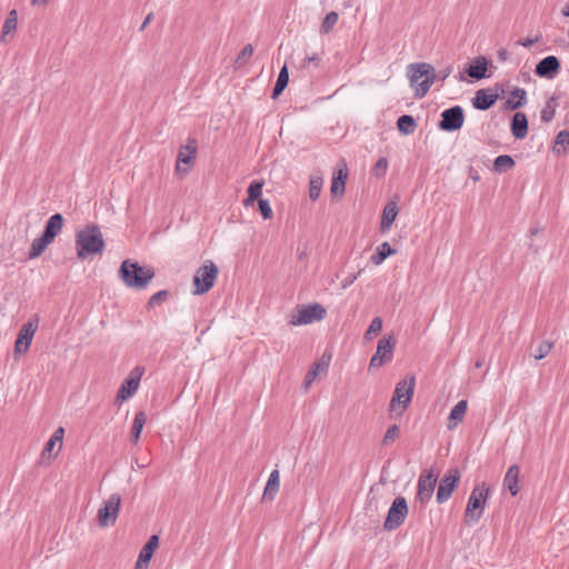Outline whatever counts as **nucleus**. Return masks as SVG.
Masks as SVG:
<instances>
[{
  "label": "nucleus",
  "instance_id": "f257e3e1",
  "mask_svg": "<svg viewBox=\"0 0 569 569\" xmlns=\"http://www.w3.org/2000/svg\"><path fill=\"white\" fill-rule=\"evenodd\" d=\"M77 256L81 260L91 259L94 254L102 253L104 241L98 227H87L77 233Z\"/></svg>",
  "mask_w": 569,
  "mask_h": 569
},
{
  "label": "nucleus",
  "instance_id": "f03ea898",
  "mask_svg": "<svg viewBox=\"0 0 569 569\" xmlns=\"http://www.w3.org/2000/svg\"><path fill=\"white\" fill-rule=\"evenodd\" d=\"M408 78L410 86L415 89V96L422 98L432 86L436 73L433 67L429 63H411L408 66Z\"/></svg>",
  "mask_w": 569,
  "mask_h": 569
},
{
  "label": "nucleus",
  "instance_id": "7ed1b4c3",
  "mask_svg": "<svg viewBox=\"0 0 569 569\" xmlns=\"http://www.w3.org/2000/svg\"><path fill=\"white\" fill-rule=\"evenodd\" d=\"M121 280L129 288L144 289L154 276L150 268L139 266L137 262L124 260L119 270Z\"/></svg>",
  "mask_w": 569,
  "mask_h": 569
},
{
  "label": "nucleus",
  "instance_id": "20e7f679",
  "mask_svg": "<svg viewBox=\"0 0 569 569\" xmlns=\"http://www.w3.org/2000/svg\"><path fill=\"white\" fill-rule=\"evenodd\" d=\"M63 217L60 213L52 214L42 234L36 239H33L30 250L29 258L34 259L40 257L47 247L54 240V238L60 233L63 227Z\"/></svg>",
  "mask_w": 569,
  "mask_h": 569
},
{
  "label": "nucleus",
  "instance_id": "39448f33",
  "mask_svg": "<svg viewBox=\"0 0 569 569\" xmlns=\"http://www.w3.org/2000/svg\"><path fill=\"white\" fill-rule=\"evenodd\" d=\"M488 495L489 488L486 483H480L473 488L465 511V519L467 523H476L480 520L486 507Z\"/></svg>",
  "mask_w": 569,
  "mask_h": 569
},
{
  "label": "nucleus",
  "instance_id": "423d86ee",
  "mask_svg": "<svg viewBox=\"0 0 569 569\" xmlns=\"http://www.w3.org/2000/svg\"><path fill=\"white\" fill-rule=\"evenodd\" d=\"M218 268L212 260H206L193 276V295H203L214 284L218 277Z\"/></svg>",
  "mask_w": 569,
  "mask_h": 569
},
{
  "label": "nucleus",
  "instance_id": "0eeeda50",
  "mask_svg": "<svg viewBox=\"0 0 569 569\" xmlns=\"http://www.w3.org/2000/svg\"><path fill=\"white\" fill-rule=\"evenodd\" d=\"M415 385V376H408L396 385L395 392L390 401L391 411H396L398 407H401L400 413H402L408 408L413 396Z\"/></svg>",
  "mask_w": 569,
  "mask_h": 569
},
{
  "label": "nucleus",
  "instance_id": "6e6552de",
  "mask_svg": "<svg viewBox=\"0 0 569 569\" xmlns=\"http://www.w3.org/2000/svg\"><path fill=\"white\" fill-rule=\"evenodd\" d=\"M327 315V310L319 303L303 306L297 310L289 319L291 326L309 325L315 321L322 320Z\"/></svg>",
  "mask_w": 569,
  "mask_h": 569
},
{
  "label": "nucleus",
  "instance_id": "1a4fd4ad",
  "mask_svg": "<svg viewBox=\"0 0 569 569\" xmlns=\"http://www.w3.org/2000/svg\"><path fill=\"white\" fill-rule=\"evenodd\" d=\"M144 367L136 366L128 375V377L121 383L116 401L124 402L129 400L138 391L142 376L144 375Z\"/></svg>",
  "mask_w": 569,
  "mask_h": 569
},
{
  "label": "nucleus",
  "instance_id": "9d476101",
  "mask_svg": "<svg viewBox=\"0 0 569 569\" xmlns=\"http://www.w3.org/2000/svg\"><path fill=\"white\" fill-rule=\"evenodd\" d=\"M121 497L119 493H112L106 499L98 510V523L100 527L113 526L119 513Z\"/></svg>",
  "mask_w": 569,
  "mask_h": 569
},
{
  "label": "nucleus",
  "instance_id": "9b49d317",
  "mask_svg": "<svg viewBox=\"0 0 569 569\" xmlns=\"http://www.w3.org/2000/svg\"><path fill=\"white\" fill-rule=\"evenodd\" d=\"M408 515L407 500L403 497H397L389 508L383 527L392 531L398 529L406 520Z\"/></svg>",
  "mask_w": 569,
  "mask_h": 569
},
{
  "label": "nucleus",
  "instance_id": "f8f14e48",
  "mask_svg": "<svg viewBox=\"0 0 569 569\" xmlns=\"http://www.w3.org/2000/svg\"><path fill=\"white\" fill-rule=\"evenodd\" d=\"M396 339L393 336H385L378 341L377 350L370 359V368H380L392 360Z\"/></svg>",
  "mask_w": 569,
  "mask_h": 569
},
{
  "label": "nucleus",
  "instance_id": "ddd939ff",
  "mask_svg": "<svg viewBox=\"0 0 569 569\" xmlns=\"http://www.w3.org/2000/svg\"><path fill=\"white\" fill-rule=\"evenodd\" d=\"M38 325L39 319L37 316L22 325L14 342V353H26L29 350Z\"/></svg>",
  "mask_w": 569,
  "mask_h": 569
},
{
  "label": "nucleus",
  "instance_id": "4468645a",
  "mask_svg": "<svg viewBox=\"0 0 569 569\" xmlns=\"http://www.w3.org/2000/svg\"><path fill=\"white\" fill-rule=\"evenodd\" d=\"M463 122V109L460 106H453L442 111L438 127L442 131L452 132L459 130Z\"/></svg>",
  "mask_w": 569,
  "mask_h": 569
},
{
  "label": "nucleus",
  "instance_id": "2eb2a0df",
  "mask_svg": "<svg viewBox=\"0 0 569 569\" xmlns=\"http://www.w3.org/2000/svg\"><path fill=\"white\" fill-rule=\"evenodd\" d=\"M64 437V428L59 427L56 429L51 438L44 445L40 457V465H49L50 460L58 456L62 448V440Z\"/></svg>",
  "mask_w": 569,
  "mask_h": 569
},
{
  "label": "nucleus",
  "instance_id": "dca6fc26",
  "mask_svg": "<svg viewBox=\"0 0 569 569\" xmlns=\"http://www.w3.org/2000/svg\"><path fill=\"white\" fill-rule=\"evenodd\" d=\"M459 480L460 473L458 469H450L443 475L437 491L438 503H443L451 497Z\"/></svg>",
  "mask_w": 569,
  "mask_h": 569
},
{
  "label": "nucleus",
  "instance_id": "f3484780",
  "mask_svg": "<svg viewBox=\"0 0 569 569\" xmlns=\"http://www.w3.org/2000/svg\"><path fill=\"white\" fill-rule=\"evenodd\" d=\"M197 153V141L188 139L187 143L180 147L177 158L176 172L178 174H187L189 168H182L181 164H190Z\"/></svg>",
  "mask_w": 569,
  "mask_h": 569
},
{
  "label": "nucleus",
  "instance_id": "a211bd4d",
  "mask_svg": "<svg viewBox=\"0 0 569 569\" xmlns=\"http://www.w3.org/2000/svg\"><path fill=\"white\" fill-rule=\"evenodd\" d=\"M436 483L437 475H435L432 471L420 475L418 479L417 498L421 503H427L431 499Z\"/></svg>",
  "mask_w": 569,
  "mask_h": 569
},
{
  "label": "nucleus",
  "instance_id": "6ab92c4d",
  "mask_svg": "<svg viewBox=\"0 0 569 569\" xmlns=\"http://www.w3.org/2000/svg\"><path fill=\"white\" fill-rule=\"evenodd\" d=\"M560 69V62L557 57L548 56L540 60L536 66V73L539 77L552 79Z\"/></svg>",
  "mask_w": 569,
  "mask_h": 569
},
{
  "label": "nucleus",
  "instance_id": "aec40b11",
  "mask_svg": "<svg viewBox=\"0 0 569 569\" xmlns=\"http://www.w3.org/2000/svg\"><path fill=\"white\" fill-rule=\"evenodd\" d=\"M331 361V355L323 353L320 359L312 365L310 370L307 372L303 381V386L306 389L310 387V385L316 380V378L328 371L329 365Z\"/></svg>",
  "mask_w": 569,
  "mask_h": 569
},
{
  "label": "nucleus",
  "instance_id": "412c9836",
  "mask_svg": "<svg viewBox=\"0 0 569 569\" xmlns=\"http://www.w3.org/2000/svg\"><path fill=\"white\" fill-rule=\"evenodd\" d=\"M497 99V93L491 92L489 89H480L476 92L472 104L478 110H488L495 104Z\"/></svg>",
  "mask_w": 569,
  "mask_h": 569
},
{
  "label": "nucleus",
  "instance_id": "4be33fe9",
  "mask_svg": "<svg viewBox=\"0 0 569 569\" xmlns=\"http://www.w3.org/2000/svg\"><path fill=\"white\" fill-rule=\"evenodd\" d=\"M280 488V473L278 469H274L269 475L268 481L266 483L262 500L263 501H272Z\"/></svg>",
  "mask_w": 569,
  "mask_h": 569
},
{
  "label": "nucleus",
  "instance_id": "5701e85b",
  "mask_svg": "<svg viewBox=\"0 0 569 569\" xmlns=\"http://www.w3.org/2000/svg\"><path fill=\"white\" fill-rule=\"evenodd\" d=\"M488 60L485 57H477L471 64L467 68V74L476 80L487 77Z\"/></svg>",
  "mask_w": 569,
  "mask_h": 569
},
{
  "label": "nucleus",
  "instance_id": "b1692460",
  "mask_svg": "<svg viewBox=\"0 0 569 569\" xmlns=\"http://www.w3.org/2000/svg\"><path fill=\"white\" fill-rule=\"evenodd\" d=\"M511 132L516 139H523L528 133V120L525 113H515L511 122Z\"/></svg>",
  "mask_w": 569,
  "mask_h": 569
},
{
  "label": "nucleus",
  "instance_id": "393cba45",
  "mask_svg": "<svg viewBox=\"0 0 569 569\" xmlns=\"http://www.w3.org/2000/svg\"><path fill=\"white\" fill-rule=\"evenodd\" d=\"M468 407L467 400H460L450 411L449 419H448V429L452 430L455 429L458 423H460L466 415Z\"/></svg>",
  "mask_w": 569,
  "mask_h": 569
},
{
  "label": "nucleus",
  "instance_id": "a878e982",
  "mask_svg": "<svg viewBox=\"0 0 569 569\" xmlns=\"http://www.w3.org/2000/svg\"><path fill=\"white\" fill-rule=\"evenodd\" d=\"M519 467L517 465H512L509 467L505 479H503V486L509 490L511 496H516L519 492Z\"/></svg>",
  "mask_w": 569,
  "mask_h": 569
},
{
  "label": "nucleus",
  "instance_id": "bb28decb",
  "mask_svg": "<svg viewBox=\"0 0 569 569\" xmlns=\"http://www.w3.org/2000/svg\"><path fill=\"white\" fill-rule=\"evenodd\" d=\"M347 176L348 174H347L346 164L343 166V168L338 169L333 173V178H332V182H331V189H330L332 196L336 197V196H342L343 194Z\"/></svg>",
  "mask_w": 569,
  "mask_h": 569
},
{
  "label": "nucleus",
  "instance_id": "cd10ccee",
  "mask_svg": "<svg viewBox=\"0 0 569 569\" xmlns=\"http://www.w3.org/2000/svg\"><path fill=\"white\" fill-rule=\"evenodd\" d=\"M397 213H398V210H397L396 203L388 202L382 211L381 223H380L381 232H386L391 228V226L397 217Z\"/></svg>",
  "mask_w": 569,
  "mask_h": 569
},
{
  "label": "nucleus",
  "instance_id": "c85d7f7f",
  "mask_svg": "<svg viewBox=\"0 0 569 569\" xmlns=\"http://www.w3.org/2000/svg\"><path fill=\"white\" fill-rule=\"evenodd\" d=\"M17 24H18V12L16 9H12L11 11H9V13L4 20V23L2 26L1 36H0V40L2 42H7V36L17 29Z\"/></svg>",
  "mask_w": 569,
  "mask_h": 569
},
{
  "label": "nucleus",
  "instance_id": "c756f323",
  "mask_svg": "<svg viewBox=\"0 0 569 569\" xmlns=\"http://www.w3.org/2000/svg\"><path fill=\"white\" fill-rule=\"evenodd\" d=\"M398 130L403 134H411L417 129L418 124L415 118L410 114H403L398 118L397 121Z\"/></svg>",
  "mask_w": 569,
  "mask_h": 569
},
{
  "label": "nucleus",
  "instance_id": "7c9ffc66",
  "mask_svg": "<svg viewBox=\"0 0 569 569\" xmlns=\"http://www.w3.org/2000/svg\"><path fill=\"white\" fill-rule=\"evenodd\" d=\"M395 253L396 250L392 249L388 242H383L377 248L376 253L371 256V262L379 266L385 261V259Z\"/></svg>",
  "mask_w": 569,
  "mask_h": 569
},
{
  "label": "nucleus",
  "instance_id": "2f4dec72",
  "mask_svg": "<svg viewBox=\"0 0 569 569\" xmlns=\"http://www.w3.org/2000/svg\"><path fill=\"white\" fill-rule=\"evenodd\" d=\"M159 545L158 536L153 535L149 538L148 542L142 547L139 553L141 562H149L153 556L154 550Z\"/></svg>",
  "mask_w": 569,
  "mask_h": 569
},
{
  "label": "nucleus",
  "instance_id": "473e14b6",
  "mask_svg": "<svg viewBox=\"0 0 569 569\" xmlns=\"http://www.w3.org/2000/svg\"><path fill=\"white\" fill-rule=\"evenodd\" d=\"M321 63V57L318 53H312L301 60L298 66V69L302 73H310L312 69H318Z\"/></svg>",
  "mask_w": 569,
  "mask_h": 569
},
{
  "label": "nucleus",
  "instance_id": "72a5a7b5",
  "mask_svg": "<svg viewBox=\"0 0 569 569\" xmlns=\"http://www.w3.org/2000/svg\"><path fill=\"white\" fill-rule=\"evenodd\" d=\"M144 423L146 413L143 411L137 412L131 428V441L133 443H137L139 441Z\"/></svg>",
  "mask_w": 569,
  "mask_h": 569
},
{
  "label": "nucleus",
  "instance_id": "f704fd0d",
  "mask_svg": "<svg viewBox=\"0 0 569 569\" xmlns=\"http://www.w3.org/2000/svg\"><path fill=\"white\" fill-rule=\"evenodd\" d=\"M552 150L555 153H566L569 150V131H560L553 142Z\"/></svg>",
  "mask_w": 569,
  "mask_h": 569
},
{
  "label": "nucleus",
  "instance_id": "c9c22d12",
  "mask_svg": "<svg viewBox=\"0 0 569 569\" xmlns=\"http://www.w3.org/2000/svg\"><path fill=\"white\" fill-rule=\"evenodd\" d=\"M526 90L521 88H516L512 90L507 100L510 109L515 110L522 107L526 102Z\"/></svg>",
  "mask_w": 569,
  "mask_h": 569
},
{
  "label": "nucleus",
  "instance_id": "e433bc0d",
  "mask_svg": "<svg viewBox=\"0 0 569 569\" xmlns=\"http://www.w3.org/2000/svg\"><path fill=\"white\" fill-rule=\"evenodd\" d=\"M289 73L287 66H283L278 74L277 82L273 87L272 98H277L288 86Z\"/></svg>",
  "mask_w": 569,
  "mask_h": 569
},
{
  "label": "nucleus",
  "instance_id": "4c0bfd02",
  "mask_svg": "<svg viewBox=\"0 0 569 569\" xmlns=\"http://www.w3.org/2000/svg\"><path fill=\"white\" fill-rule=\"evenodd\" d=\"M515 167V160L508 154L498 156L495 159L493 168L498 172H506Z\"/></svg>",
  "mask_w": 569,
  "mask_h": 569
},
{
  "label": "nucleus",
  "instance_id": "58836bf2",
  "mask_svg": "<svg viewBox=\"0 0 569 569\" xmlns=\"http://www.w3.org/2000/svg\"><path fill=\"white\" fill-rule=\"evenodd\" d=\"M323 184V180L321 177L318 176H311L309 181V198L312 201H316L321 192V188Z\"/></svg>",
  "mask_w": 569,
  "mask_h": 569
},
{
  "label": "nucleus",
  "instance_id": "ea45409f",
  "mask_svg": "<svg viewBox=\"0 0 569 569\" xmlns=\"http://www.w3.org/2000/svg\"><path fill=\"white\" fill-rule=\"evenodd\" d=\"M338 19H339V16L336 11H331V12L327 13L326 17L323 18L321 27H320L321 33H323V34L329 33L333 29L336 23L338 22Z\"/></svg>",
  "mask_w": 569,
  "mask_h": 569
},
{
  "label": "nucleus",
  "instance_id": "a19ab883",
  "mask_svg": "<svg viewBox=\"0 0 569 569\" xmlns=\"http://www.w3.org/2000/svg\"><path fill=\"white\" fill-rule=\"evenodd\" d=\"M556 102L555 98L551 97L547 102L543 109L541 110L540 119L542 122H550L556 114Z\"/></svg>",
  "mask_w": 569,
  "mask_h": 569
},
{
  "label": "nucleus",
  "instance_id": "79ce46f5",
  "mask_svg": "<svg viewBox=\"0 0 569 569\" xmlns=\"http://www.w3.org/2000/svg\"><path fill=\"white\" fill-rule=\"evenodd\" d=\"M382 329V319L380 317H376L372 319L369 328L365 333L366 340H371L373 335H377Z\"/></svg>",
  "mask_w": 569,
  "mask_h": 569
},
{
  "label": "nucleus",
  "instance_id": "37998d69",
  "mask_svg": "<svg viewBox=\"0 0 569 569\" xmlns=\"http://www.w3.org/2000/svg\"><path fill=\"white\" fill-rule=\"evenodd\" d=\"M252 54H253V47L251 44L244 46L242 48V50L239 52V54L236 59V63H238L239 66L246 64L250 60Z\"/></svg>",
  "mask_w": 569,
  "mask_h": 569
},
{
  "label": "nucleus",
  "instance_id": "c03bdc74",
  "mask_svg": "<svg viewBox=\"0 0 569 569\" xmlns=\"http://www.w3.org/2000/svg\"><path fill=\"white\" fill-rule=\"evenodd\" d=\"M400 436V429L397 425H392L390 426L385 436H383V439H382V443L383 445H389L391 442H393L396 439H398Z\"/></svg>",
  "mask_w": 569,
  "mask_h": 569
},
{
  "label": "nucleus",
  "instance_id": "a18cd8bd",
  "mask_svg": "<svg viewBox=\"0 0 569 569\" xmlns=\"http://www.w3.org/2000/svg\"><path fill=\"white\" fill-rule=\"evenodd\" d=\"M552 348H553V343L552 342H550V341L541 342L538 346V348L536 349L535 359L536 360L543 359L551 351Z\"/></svg>",
  "mask_w": 569,
  "mask_h": 569
},
{
  "label": "nucleus",
  "instance_id": "49530a36",
  "mask_svg": "<svg viewBox=\"0 0 569 569\" xmlns=\"http://www.w3.org/2000/svg\"><path fill=\"white\" fill-rule=\"evenodd\" d=\"M263 184V181H252L248 188V196H250L252 199L259 200L262 193Z\"/></svg>",
  "mask_w": 569,
  "mask_h": 569
},
{
  "label": "nucleus",
  "instance_id": "de8ad7c7",
  "mask_svg": "<svg viewBox=\"0 0 569 569\" xmlns=\"http://www.w3.org/2000/svg\"><path fill=\"white\" fill-rule=\"evenodd\" d=\"M258 207L263 219L269 220L273 217V211L267 199H259Z\"/></svg>",
  "mask_w": 569,
  "mask_h": 569
},
{
  "label": "nucleus",
  "instance_id": "09e8293b",
  "mask_svg": "<svg viewBox=\"0 0 569 569\" xmlns=\"http://www.w3.org/2000/svg\"><path fill=\"white\" fill-rule=\"evenodd\" d=\"M387 168H388V160L387 158H380L373 169H372V173L377 177H381V176H385L386 171H387Z\"/></svg>",
  "mask_w": 569,
  "mask_h": 569
},
{
  "label": "nucleus",
  "instance_id": "8fccbe9b",
  "mask_svg": "<svg viewBox=\"0 0 569 569\" xmlns=\"http://www.w3.org/2000/svg\"><path fill=\"white\" fill-rule=\"evenodd\" d=\"M168 296H169V291L160 290L150 297L148 303L150 307H154V306L161 303L162 301H164L168 298Z\"/></svg>",
  "mask_w": 569,
  "mask_h": 569
},
{
  "label": "nucleus",
  "instance_id": "3c124183",
  "mask_svg": "<svg viewBox=\"0 0 569 569\" xmlns=\"http://www.w3.org/2000/svg\"><path fill=\"white\" fill-rule=\"evenodd\" d=\"M362 270H359L358 273H355V274H349L348 277H346L342 281V288L346 289L348 288L349 286H351L356 280L357 278L359 277V274L361 273Z\"/></svg>",
  "mask_w": 569,
  "mask_h": 569
},
{
  "label": "nucleus",
  "instance_id": "603ef678",
  "mask_svg": "<svg viewBox=\"0 0 569 569\" xmlns=\"http://www.w3.org/2000/svg\"><path fill=\"white\" fill-rule=\"evenodd\" d=\"M537 41V39H530V38H527V39H522L519 41V43L525 47V48H529L530 46H532L535 42Z\"/></svg>",
  "mask_w": 569,
  "mask_h": 569
},
{
  "label": "nucleus",
  "instance_id": "864d4df0",
  "mask_svg": "<svg viewBox=\"0 0 569 569\" xmlns=\"http://www.w3.org/2000/svg\"><path fill=\"white\" fill-rule=\"evenodd\" d=\"M152 18H153V13H149V14L144 18V20H143V22H142V24H141V28H140V29H141V30H143V29H144V28H146V27L151 22Z\"/></svg>",
  "mask_w": 569,
  "mask_h": 569
},
{
  "label": "nucleus",
  "instance_id": "5fc2aeb1",
  "mask_svg": "<svg viewBox=\"0 0 569 569\" xmlns=\"http://www.w3.org/2000/svg\"><path fill=\"white\" fill-rule=\"evenodd\" d=\"M149 562H141V558L138 557L136 562V569H148Z\"/></svg>",
  "mask_w": 569,
  "mask_h": 569
},
{
  "label": "nucleus",
  "instance_id": "6e6d98bb",
  "mask_svg": "<svg viewBox=\"0 0 569 569\" xmlns=\"http://www.w3.org/2000/svg\"><path fill=\"white\" fill-rule=\"evenodd\" d=\"M254 201H256V199H252L250 196H248V197L242 201V203H243V206H244V207H250V206H252V204H253V202H254Z\"/></svg>",
  "mask_w": 569,
  "mask_h": 569
},
{
  "label": "nucleus",
  "instance_id": "4d7b16f0",
  "mask_svg": "<svg viewBox=\"0 0 569 569\" xmlns=\"http://www.w3.org/2000/svg\"><path fill=\"white\" fill-rule=\"evenodd\" d=\"M563 17H569V2L562 8Z\"/></svg>",
  "mask_w": 569,
  "mask_h": 569
},
{
  "label": "nucleus",
  "instance_id": "13d9d810",
  "mask_svg": "<svg viewBox=\"0 0 569 569\" xmlns=\"http://www.w3.org/2000/svg\"><path fill=\"white\" fill-rule=\"evenodd\" d=\"M48 2H49V0H32V3H33V4H38V3H40V4H46V3H48Z\"/></svg>",
  "mask_w": 569,
  "mask_h": 569
},
{
  "label": "nucleus",
  "instance_id": "bf43d9fd",
  "mask_svg": "<svg viewBox=\"0 0 569 569\" xmlns=\"http://www.w3.org/2000/svg\"><path fill=\"white\" fill-rule=\"evenodd\" d=\"M499 54H500V57H501L502 59H505V58H506V51H502V52H500Z\"/></svg>",
  "mask_w": 569,
  "mask_h": 569
}]
</instances>
